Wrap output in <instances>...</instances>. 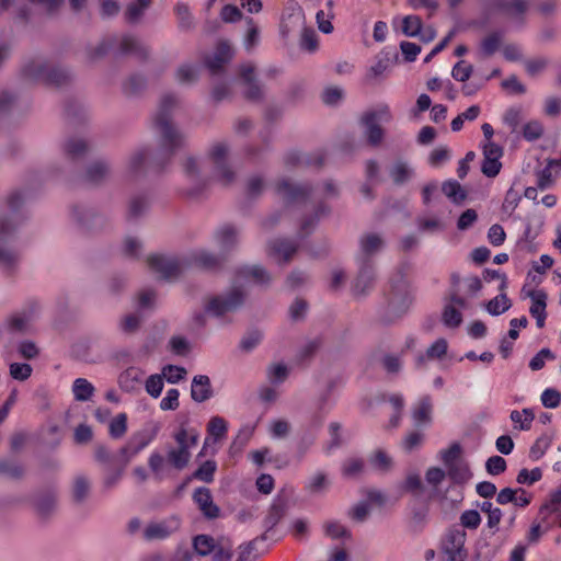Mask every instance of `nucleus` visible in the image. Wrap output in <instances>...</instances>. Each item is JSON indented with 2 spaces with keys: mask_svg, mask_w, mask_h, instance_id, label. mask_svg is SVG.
<instances>
[{
  "mask_svg": "<svg viewBox=\"0 0 561 561\" xmlns=\"http://www.w3.org/2000/svg\"><path fill=\"white\" fill-rule=\"evenodd\" d=\"M245 299V294L239 287L231 288L225 295L211 296L204 307L205 312H195L192 316V325L199 330L207 324L206 313L214 317H222L226 313L238 310Z\"/></svg>",
  "mask_w": 561,
  "mask_h": 561,
  "instance_id": "2",
  "label": "nucleus"
},
{
  "mask_svg": "<svg viewBox=\"0 0 561 561\" xmlns=\"http://www.w3.org/2000/svg\"><path fill=\"white\" fill-rule=\"evenodd\" d=\"M213 396L210 379L206 375H197L193 378L191 385V397L197 402L202 403Z\"/></svg>",
  "mask_w": 561,
  "mask_h": 561,
  "instance_id": "18",
  "label": "nucleus"
},
{
  "mask_svg": "<svg viewBox=\"0 0 561 561\" xmlns=\"http://www.w3.org/2000/svg\"><path fill=\"white\" fill-rule=\"evenodd\" d=\"M447 472L438 467H431L425 472V481L433 488V495L439 493L437 486L445 480Z\"/></svg>",
  "mask_w": 561,
  "mask_h": 561,
  "instance_id": "43",
  "label": "nucleus"
},
{
  "mask_svg": "<svg viewBox=\"0 0 561 561\" xmlns=\"http://www.w3.org/2000/svg\"><path fill=\"white\" fill-rule=\"evenodd\" d=\"M437 499L442 512L455 511L461 504L463 496L460 494L457 499H448L446 492H439L434 495Z\"/></svg>",
  "mask_w": 561,
  "mask_h": 561,
  "instance_id": "53",
  "label": "nucleus"
},
{
  "mask_svg": "<svg viewBox=\"0 0 561 561\" xmlns=\"http://www.w3.org/2000/svg\"><path fill=\"white\" fill-rule=\"evenodd\" d=\"M180 392L175 388L167 391L165 397L160 401V409L163 411H174L179 408Z\"/></svg>",
  "mask_w": 561,
  "mask_h": 561,
  "instance_id": "59",
  "label": "nucleus"
},
{
  "mask_svg": "<svg viewBox=\"0 0 561 561\" xmlns=\"http://www.w3.org/2000/svg\"><path fill=\"white\" fill-rule=\"evenodd\" d=\"M229 151V147L225 142H216L213 145L209 157L216 165L226 163V158Z\"/></svg>",
  "mask_w": 561,
  "mask_h": 561,
  "instance_id": "61",
  "label": "nucleus"
},
{
  "mask_svg": "<svg viewBox=\"0 0 561 561\" xmlns=\"http://www.w3.org/2000/svg\"><path fill=\"white\" fill-rule=\"evenodd\" d=\"M442 321L446 328L456 329L462 323V314L455 306L446 305L442 313Z\"/></svg>",
  "mask_w": 561,
  "mask_h": 561,
  "instance_id": "35",
  "label": "nucleus"
},
{
  "mask_svg": "<svg viewBox=\"0 0 561 561\" xmlns=\"http://www.w3.org/2000/svg\"><path fill=\"white\" fill-rule=\"evenodd\" d=\"M541 403L547 409H556L561 403V392L554 388H547L540 396Z\"/></svg>",
  "mask_w": 561,
  "mask_h": 561,
  "instance_id": "52",
  "label": "nucleus"
},
{
  "mask_svg": "<svg viewBox=\"0 0 561 561\" xmlns=\"http://www.w3.org/2000/svg\"><path fill=\"white\" fill-rule=\"evenodd\" d=\"M446 469L448 477L458 484L467 483L472 477V472L466 463H454Z\"/></svg>",
  "mask_w": 561,
  "mask_h": 561,
  "instance_id": "31",
  "label": "nucleus"
},
{
  "mask_svg": "<svg viewBox=\"0 0 561 561\" xmlns=\"http://www.w3.org/2000/svg\"><path fill=\"white\" fill-rule=\"evenodd\" d=\"M180 526V518L172 515L161 522L148 524L144 529L142 537L146 541L163 540L178 531Z\"/></svg>",
  "mask_w": 561,
  "mask_h": 561,
  "instance_id": "8",
  "label": "nucleus"
},
{
  "mask_svg": "<svg viewBox=\"0 0 561 561\" xmlns=\"http://www.w3.org/2000/svg\"><path fill=\"white\" fill-rule=\"evenodd\" d=\"M407 283H390L388 304L394 311L405 310L412 302V297L407 288Z\"/></svg>",
  "mask_w": 561,
  "mask_h": 561,
  "instance_id": "13",
  "label": "nucleus"
},
{
  "mask_svg": "<svg viewBox=\"0 0 561 561\" xmlns=\"http://www.w3.org/2000/svg\"><path fill=\"white\" fill-rule=\"evenodd\" d=\"M504 289H505V283H501V285H500L501 293L486 304V307H485L486 311L491 316H500L511 308V306H512L511 300L504 293Z\"/></svg>",
  "mask_w": 561,
  "mask_h": 561,
  "instance_id": "22",
  "label": "nucleus"
},
{
  "mask_svg": "<svg viewBox=\"0 0 561 561\" xmlns=\"http://www.w3.org/2000/svg\"><path fill=\"white\" fill-rule=\"evenodd\" d=\"M172 437L176 447H171L168 450L167 460L176 470H183L191 460V450L197 445L199 433L196 428L188 427V422L184 421Z\"/></svg>",
  "mask_w": 561,
  "mask_h": 561,
  "instance_id": "3",
  "label": "nucleus"
},
{
  "mask_svg": "<svg viewBox=\"0 0 561 561\" xmlns=\"http://www.w3.org/2000/svg\"><path fill=\"white\" fill-rule=\"evenodd\" d=\"M233 56V51L227 41H220L216 47L213 58L206 61V66L213 75L222 71L225 64L229 62Z\"/></svg>",
  "mask_w": 561,
  "mask_h": 561,
  "instance_id": "16",
  "label": "nucleus"
},
{
  "mask_svg": "<svg viewBox=\"0 0 561 561\" xmlns=\"http://www.w3.org/2000/svg\"><path fill=\"white\" fill-rule=\"evenodd\" d=\"M288 376V369L284 364H273L267 368V377L272 383H280Z\"/></svg>",
  "mask_w": 561,
  "mask_h": 561,
  "instance_id": "57",
  "label": "nucleus"
},
{
  "mask_svg": "<svg viewBox=\"0 0 561 561\" xmlns=\"http://www.w3.org/2000/svg\"><path fill=\"white\" fill-rule=\"evenodd\" d=\"M299 45L302 49L313 53L318 48V36L313 28L305 27L301 31Z\"/></svg>",
  "mask_w": 561,
  "mask_h": 561,
  "instance_id": "41",
  "label": "nucleus"
},
{
  "mask_svg": "<svg viewBox=\"0 0 561 561\" xmlns=\"http://www.w3.org/2000/svg\"><path fill=\"white\" fill-rule=\"evenodd\" d=\"M146 446V443H141V444H134L133 442H129L127 445H125L124 447L121 448L119 450V454L116 456L115 459H113L111 461V465H113L114 462H117V465H119V468L115 471V474L114 476H110L107 473V484L108 483H113V482H116L122 473H123V469L124 467L129 462V460L136 456L144 447Z\"/></svg>",
  "mask_w": 561,
  "mask_h": 561,
  "instance_id": "14",
  "label": "nucleus"
},
{
  "mask_svg": "<svg viewBox=\"0 0 561 561\" xmlns=\"http://www.w3.org/2000/svg\"><path fill=\"white\" fill-rule=\"evenodd\" d=\"M272 254L282 263H287L298 250V244L288 239H274L268 243Z\"/></svg>",
  "mask_w": 561,
  "mask_h": 561,
  "instance_id": "17",
  "label": "nucleus"
},
{
  "mask_svg": "<svg viewBox=\"0 0 561 561\" xmlns=\"http://www.w3.org/2000/svg\"><path fill=\"white\" fill-rule=\"evenodd\" d=\"M284 516V508L280 505L273 504L267 515L264 518L263 526L265 528V531L272 530L283 518Z\"/></svg>",
  "mask_w": 561,
  "mask_h": 561,
  "instance_id": "50",
  "label": "nucleus"
},
{
  "mask_svg": "<svg viewBox=\"0 0 561 561\" xmlns=\"http://www.w3.org/2000/svg\"><path fill=\"white\" fill-rule=\"evenodd\" d=\"M467 533L458 525L448 527L440 540V551L446 561H466L468 550L466 549Z\"/></svg>",
  "mask_w": 561,
  "mask_h": 561,
  "instance_id": "4",
  "label": "nucleus"
},
{
  "mask_svg": "<svg viewBox=\"0 0 561 561\" xmlns=\"http://www.w3.org/2000/svg\"><path fill=\"white\" fill-rule=\"evenodd\" d=\"M239 277L243 280H267L270 275L261 265L244 266L239 271Z\"/></svg>",
  "mask_w": 561,
  "mask_h": 561,
  "instance_id": "37",
  "label": "nucleus"
},
{
  "mask_svg": "<svg viewBox=\"0 0 561 561\" xmlns=\"http://www.w3.org/2000/svg\"><path fill=\"white\" fill-rule=\"evenodd\" d=\"M510 419L515 424V428L528 431L531 427L535 413L530 408H525L522 411L513 410L510 414Z\"/></svg>",
  "mask_w": 561,
  "mask_h": 561,
  "instance_id": "27",
  "label": "nucleus"
},
{
  "mask_svg": "<svg viewBox=\"0 0 561 561\" xmlns=\"http://www.w3.org/2000/svg\"><path fill=\"white\" fill-rule=\"evenodd\" d=\"M276 192L284 194L286 203L307 202L313 187L309 184L296 185L284 179L276 184Z\"/></svg>",
  "mask_w": 561,
  "mask_h": 561,
  "instance_id": "11",
  "label": "nucleus"
},
{
  "mask_svg": "<svg viewBox=\"0 0 561 561\" xmlns=\"http://www.w3.org/2000/svg\"><path fill=\"white\" fill-rule=\"evenodd\" d=\"M146 391L152 398L160 397L163 389V377L161 375H151L145 383Z\"/></svg>",
  "mask_w": 561,
  "mask_h": 561,
  "instance_id": "60",
  "label": "nucleus"
},
{
  "mask_svg": "<svg viewBox=\"0 0 561 561\" xmlns=\"http://www.w3.org/2000/svg\"><path fill=\"white\" fill-rule=\"evenodd\" d=\"M522 297L530 298L529 312L536 319L537 327L543 328L547 318V294L542 289H534L525 284L522 288Z\"/></svg>",
  "mask_w": 561,
  "mask_h": 561,
  "instance_id": "7",
  "label": "nucleus"
},
{
  "mask_svg": "<svg viewBox=\"0 0 561 561\" xmlns=\"http://www.w3.org/2000/svg\"><path fill=\"white\" fill-rule=\"evenodd\" d=\"M145 373L137 367H129L119 375L118 382L123 390L131 392L141 385Z\"/></svg>",
  "mask_w": 561,
  "mask_h": 561,
  "instance_id": "19",
  "label": "nucleus"
},
{
  "mask_svg": "<svg viewBox=\"0 0 561 561\" xmlns=\"http://www.w3.org/2000/svg\"><path fill=\"white\" fill-rule=\"evenodd\" d=\"M174 11L180 21L179 26L182 30H192L194 27V20L187 4L178 3L174 8Z\"/></svg>",
  "mask_w": 561,
  "mask_h": 561,
  "instance_id": "48",
  "label": "nucleus"
},
{
  "mask_svg": "<svg viewBox=\"0 0 561 561\" xmlns=\"http://www.w3.org/2000/svg\"><path fill=\"white\" fill-rule=\"evenodd\" d=\"M412 420L416 426L430 424L432 421V401L428 396L423 397L412 411Z\"/></svg>",
  "mask_w": 561,
  "mask_h": 561,
  "instance_id": "21",
  "label": "nucleus"
},
{
  "mask_svg": "<svg viewBox=\"0 0 561 561\" xmlns=\"http://www.w3.org/2000/svg\"><path fill=\"white\" fill-rule=\"evenodd\" d=\"M495 8L508 15L523 16L528 9V0H500Z\"/></svg>",
  "mask_w": 561,
  "mask_h": 561,
  "instance_id": "25",
  "label": "nucleus"
},
{
  "mask_svg": "<svg viewBox=\"0 0 561 561\" xmlns=\"http://www.w3.org/2000/svg\"><path fill=\"white\" fill-rule=\"evenodd\" d=\"M503 154L501 146L493 141H488L483 146V161L481 165V172L488 178H495L502 168L500 161Z\"/></svg>",
  "mask_w": 561,
  "mask_h": 561,
  "instance_id": "10",
  "label": "nucleus"
},
{
  "mask_svg": "<svg viewBox=\"0 0 561 561\" xmlns=\"http://www.w3.org/2000/svg\"><path fill=\"white\" fill-rule=\"evenodd\" d=\"M185 270L216 271L221 266V260L215 253L206 250H197L184 256Z\"/></svg>",
  "mask_w": 561,
  "mask_h": 561,
  "instance_id": "9",
  "label": "nucleus"
},
{
  "mask_svg": "<svg viewBox=\"0 0 561 561\" xmlns=\"http://www.w3.org/2000/svg\"><path fill=\"white\" fill-rule=\"evenodd\" d=\"M325 536L331 539L351 538V531L336 520L327 522L323 525Z\"/></svg>",
  "mask_w": 561,
  "mask_h": 561,
  "instance_id": "40",
  "label": "nucleus"
},
{
  "mask_svg": "<svg viewBox=\"0 0 561 561\" xmlns=\"http://www.w3.org/2000/svg\"><path fill=\"white\" fill-rule=\"evenodd\" d=\"M461 454V447L458 443H454L449 446V448L440 451V458L445 465V467H449L454 463H458L456 460Z\"/></svg>",
  "mask_w": 561,
  "mask_h": 561,
  "instance_id": "63",
  "label": "nucleus"
},
{
  "mask_svg": "<svg viewBox=\"0 0 561 561\" xmlns=\"http://www.w3.org/2000/svg\"><path fill=\"white\" fill-rule=\"evenodd\" d=\"M176 104L174 95L165 94L162 96L154 116V126L160 133V148L154 153L137 152L130 160V169L134 172H138L144 163H148V167L154 172H162L175 150L184 146V136L171 121V111Z\"/></svg>",
  "mask_w": 561,
  "mask_h": 561,
  "instance_id": "1",
  "label": "nucleus"
},
{
  "mask_svg": "<svg viewBox=\"0 0 561 561\" xmlns=\"http://www.w3.org/2000/svg\"><path fill=\"white\" fill-rule=\"evenodd\" d=\"M447 347V341L444 337H439L426 350V356L430 359L442 358L444 355H446Z\"/></svg>",
  "mask_w": 561,
  "mask_h": 561,
  "instance_id": "64",
  "label": "nucleus"
},
{
  "mask_svg": "<svg viewBox=\"0 0 561 561\" xmlns=\"http://www.w3.org/2000/svg\"><path fill=\"white\" fill-rule=\"evenodd\" d=\"M149 207V201L144 195H136L130 198L128 204V218L137 219L142 216Z\"/></svg>",
  "mask_w": 561,
  "mask_h": 561,
  "instance_id": "34",
  "label": "nucleus"
},
{
  "mask_svg": "<svg viewBox=\"0 0 561 561\" xmlns=\"http://www.w3.org/2000/svg\"><path fill=\"white\" fill-rule=\"evenodd\" d=\"M507 468L506 460L501 456H492L485 461V470L491 476H499Z\"/></svg>",
  "mask_w": 561,
  "mask_h": 561,
  "instance_id": "55",
  "label": "nucleus"
},
{
  "mask_svg": "<svg viewBox=\"0 0 561 561\" xmlns=\"http://www.w3.org/2000/svg\"><path fill=\"white\" fill-rule=\"evenodd\" d=\"M552 443V435L543 434L539 436L529 449V458L534 461L543 457Z\"/></svg>",
  "mask_w": 561,
  "mask_h": 561,
  "instance_id": "33",
  "label": "nucleus"
},
{
  "mask_svg": "<svg viewBox=\"0 0 561 561\" xmlns=\"http://www.w3.org/2000/svg\"><path fill=\"white\" fill-rule=\"evenodd\" d=\"M423 23L417 15H408L402 21V32L410 37L420 35Z\"/></svg>",
  "mask_w": 561,
  "mask_h": 561,
  "instance_id": "44",
  "label": "nucleus"
},
{
  "mask_svg": "<svg viewBox=\"0 0 561 561\" xmlns=\"http://www.w3.org/2000/svg\"><path fill=\"white\" fill-rule=\"evenodd\" d=\"M402 488L412 493L413 495H419L423 491L422 480L419 473H410L405 478Z\"/></svg>",
  "mask_w": 561,
  "mask_h": 561,
  "instance_id": "62",
  "label": "nucleus"
},
{
  "mask_svg": "<svg viewBox=\"0 0 561 561\" xmlns=\"http://www.w3.org/2000/svg\"><path fill=\"white\" fill-rule=\"evenodd\" d=\"M146 10L147 9H145L144 7H141L135 2H131L127 5V8L124 12V18L127 23L137 24L144 16Z\"/></svg>",
  "mask_w": 561,
  "mask_h": 561,
  "instance_id": "58",
  "label": "nucleus"
},
{
  "mask_svg": "<svg viewBox=\"0 0 561 561\" xmlns=\"http://www.w3.org/2000/svg\"><path fill=\"white\" fill-rule=\"evenodd\" d=\"M147 85L146 77L141 75L130 76L124 84V91L128 95H136L141 92Z\"/></svg>",
  "mask_w": 561,
  "mask_h": 561,
  "instance_id": "49",
  "label": "nucleus"
},
{
  "mask_svg": "<svg viewBox=\"0 0 561 561\" xmlns=\"http://www.w3.org/2000/svg\"><path fill=\"white\" fill-rule=\"evenodd\" d=\"M542 478V471L540 468L536 467L533 470H528L523 468L519 470L516 477V482L518 484L533 485L538 482Z\"/></svg>",
  "mask_w": 561,
  "mask_h": 561,
  "instance_id": "47",
  "label": "nucleus"
},
{
  "mask_svg": "<svg viewBox=\"0 0 561 561\" xmlns=\"http://www.w3.org/2000/svg\"><path fill=\"white\" fill-rule=\"evenodd\" d=\"M193 501L205 518L215 519L219 516L220 508L214 503L213 494L208 488H196L193 493Z\"/></svg>",
  "mask_w": 561,
  "mask_h": 561,
  "instance_id": "12",
  "label": "nucleus"
},
{
  "mask_svg": "<svg viewBox=\"0 0 561 561\" xmlns=\"http://www.w3.org/2000/svg\"><path fill=\"white\" fill-rule=\"evenodd\" d=\"M228 422L218 415L211 416L207 424L208 437L204 442V447L208 444L209 438L213 443H217L227 436Z\"/></svg>",
  "mask_w": 561,
  "mask_h": 561,
  "instance_id": "20",
  "label": "nucleus"
},
{
  "mask_svg": "<svg viewBox=\"0 0 561 561\" xmlns=\"http://www.w3.org/2000/svg\"><path fill=\"white\" fill-rule=\"evenodd\" d=\"M233 556V542L228 537L217 538L216 549L211 552L210 561H231Z\"/></svg>",
  "mask_w": 561,
  "mask_h": 561,
  "instance_id": "23",
  "label": "nucleus"
},
{
  "mask_svg": "<svg viewBox=\"0 0 561 561\" xmlns=\"http://www.w3.org/2000/svg\"><path fill=\"white\" fill-rule=\"evenodd\" d=\"M255 431V426L251 424L243 425L230 445L231 453L240 451L251 439Z\"/></svg>",
  "mask_w": 561,
  "mask_h": 561,
  "instance_id": "32",
  "label": "nucleus"
},
{
  "mask_svg": "<svg viewBox=\"0 0 561 561\" xmlns=\"http://www.w3.org/2000/svg\"><path fill=\"white\" fill-rule=\"evenodd\" d=\"M473 67L465 60H459L451 70V76L455 80L466 82L472 75Z\"/></svg>",
  "mask_w": 561,
  "mask_h": 561,
  "instance_id": "54",
  "label": "nucleus"
},
{
  "mask_svg": "<svg viewBox=\"0 0 561 561\" xmlns=\"http://www.w3.org/2000/svg\"><path fill=\"white\" fill-rule=\"evenodd\" d=\"M502 35L500 32H492L488 36H485L481 44V50L484 56H492L501 46Z\"/></svg>",
  "mask_w": 561,
  "mask_h": 561,
  "instance_id": "38",
  "label": "nucleus"
},
{
  "mask_svg": "<svg viewBox=\"0 0 561 561\" xmlns=\"http://www.w3.org/2000/svg\"><path fill=\"white\" fill-rule=\"evenodd\" d=\"M380 116L390 117L388 106H383L379 113L375 111L365 112L360 117V123L366 127L367 141L373 147L379 146L383 139V129L377 122Z\"/></svg>",
  "mask_w": 561,
  "mask_h": 561,
  "instance_id": "6",
  "label": "nucleus"
},
{
  "mask_svg": "<svg viewBox=\"0 0 561 561\" xmlns=\"http://www.w3.org/2000/svg\"><path fill=\"white\" fill-rule=\"evenodd\" d=\"M119 55H134L140 61H147L149 59V50L144 46L135 36L124 35L117 47Z\"/></svg>",
  "mask_w": 561,
  "mask_h": 561,
  "instance_id": "15",
  "label": "nucleus"
},
{
  "mask_svg": "<svg viewBox=\"0 0 561 561\" xmlns=\"http://www.w3.org/2000/svg\"><path fill=\"white\" fill-rule=\"evenodd\" d=\"M93 386L83 378H79L73 383L75 398L78 401L89 400L93 394Z\"/></svg>",
  "mask_w": 561,
  "mask_h": 561,
  "instance_id": "46",
  "label": "nucleus"
},
{
  "mask_svg": "<svg viewBox=\"0 0 561 561\" xmlns=\"http://www.w3.org/2000/svg\"><path fill=\"white\" fill-rule=\"evenodd\" d=\"M110 434L113 438H121L127 431V415L119 413L112 419L108 425Z\"/></svg>",
  "mask_w": 561,
  "mask_h": 561,
  "instance_id": "45",
  "label": "nucleus"
},
{
  "mask_svg": "<svg viewBox=\"0 0 561 561\" xmlns=\"http://www.w3.org/2000/svg\"><path fill=\"white\" fill-rule=\"evenodd\" d=\"M16 2L18 0H0V11L5 12L14 9L13 19L20 22H27L31 14L30 9L25 4L15 7Z\"/></svg>",
  "mask_w": 561,
  "mask_h": 561,
  "instance_id": "30",
  "label": "nucleus"
},
{
  "mask_svg": "<svg viewBox=\"0 0 561 561\" xmlns=\"http://www.w3.org/2000/svg\"><path fill=\"white\" fill-rule=\"evenodd\" d=\"M162 376L169 383H176L184 379L186 369L182 366L165 365L162 369Z\"/></svg>",
  "mask_w": 561,
  "mask_h": 561,
  "instance_id": "51",
  "label": "nucleus"
},
{
  "mask_svg": "<svg viewBox=\"0 0 561 561\" xmlns=\"http://www.w3.org/2000/svg\"><path fill=\"white\" fill-rule=\"evenodd\" d=\"M459 520L458 526L462 529L476 530L481 524V515L477 510H466L461 513Z\"/></svg>",
  "mask_w": 561,
  "mask_h": 561,
  "instance_id": "39",
  "label": "nucleus"
},
{
  "mask_svg": "<svg viewBox=\"0 0 561 561\" xmlns=\"http://www.w3.org/2000/svg\"><path fill=\"white\" fill-rule=\"evenodd\" d=\"M146 263L150 271L165 279L176 278L186 272L184 257L174 255L153 253L147 256Z\"/></svg>",
  "mask_w": 561,
  "mask_h": 561,
  "instance_id": "5",
  "label": "nucleus"
},
{
  "mask_svg": "<svg viewBox=\"0 0 561 561\" xmlns=\"http://www.w3.org/2000/svg\"><path fill=\"white\" fill-rule=\"evenodd\" d=\"M383 245V240L378 233H367L360 237L359 248L364 255L370 256Z\"/></svg>",
  "mask_w": 561,
  "mask_h": 561,
  "instance_id": "26",
  "label": "nucleus"
},
{
  "mask_svg": "<svg viewBox=\"0 0 561 561\" xmlns=\"http://www.w3.org/2000/svg\"><path fill=\"white\" fill-rule=\"evenodd\" d=\"M216 543L217 539L209 535H197L192 541L194 551L201 557L210 556L216 549Z\"/></svg>",
  "mask_w": 561,
  "mask_h": 561,
  "instance_id": "28",
  "label": "nucleus"
},
{
  "mask_svg": "<svg viewBox=\"0 0 561 561\" xmlns=\"http://www.w3.org/2000/svg\"><path fill=\"white\" fill-rule=\"evenodd\" d=\"M217 463L215 460H206L193 472L192 478L210 483L214 481Z\"/></svg>",
  "mask_w": 561,
  "mask_h": 561,
  "instance_id": "36",
  "label": "nucleus"
},
{
  "mask_svg": "<svg viewBox=\"0 0 561 561\" xmlns=\"http://www.w3.org/2000/svg\"><path fill=\"white\" fill-rule=\"evenodd\" d=\"M442 191L455 204H461L467 199V191L455 180L445 181Z\"/></svg>",
  "mask_w": 561,
  "mask_h": 561,
  "instance_id": "24",
  "label": "nucleus"
},
{
  "mask_svg": "<svg viewBox=\"0 0 561 561\" xmlns=\"http://www.w3.org/2000/svg\"><path fill=\"white\" fill-rule=\"evenodd\" d=\"M365 468L364 460L360 458H351L346 460L342 466V474L345 478H356L358 477Z\"/></svg>",
  "mask_w": 561,
  "mask_h": 561,
  "instance_id": "42",
  "label": "nucleus"
},
{
  "mask_svg": "<svg viewBox=\"0 0 561 561\" xmlns=\"http://www.w3.org/2000/svg\"><path fill=\"white\" fill-rule=\"evenodd\" d=\"M266 539L265 535L257 537L249 542L242 543L238 547V557L236 561H255L259 557L256 545L259 541Z\"/></svg>",
  "mask_w": 561,
  "mask_h": 561,
  "instance_id": "29",
  "label": "nucleus"
},
{
  "mask_svg": "<svg viewBox=\"0 0 561 561\" xmlns=\"http://www.w3.org/2000/svg\"><path fill=\"white\" fill-rule=\"evenodd\" d=\"M543 135V127L538 121H531L524 125L523 136L528 141L539 139Z\"/></svg>",
  "mask_w": 561,
  "mask_h": 561,
  "instance_id": "56",
  "label": "nucleus"
}]
</instances>
